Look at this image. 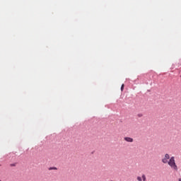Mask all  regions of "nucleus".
I'll list each match as a JSON object with an SVG mask.
<instances>
[{"mask_svg":"<svg viewBox=\"0 0 181 181\" xmlns=\"http://www.w3.org/2000/svg\"><path fill=\"white\" fill-rule=\"evenodd\" d=\"M121 91H124V84H122L121 86Z\"/></svg>","mask_w":181,"mask_h":181,"instance_id":"7","label":"nucleus"},{"mask_svg":"<svg viewBox=\"0 0 181 181\" xmlns=\"http://www.w3.org/2000/svg\"><path fill=\"white\" fill-rule=\"evenodd\" d=\"M178 181H181V178H179V179H178Z\"/></svg>","mask_w":181,"mask_h":181,"instance_id":"9","label":"nucleus"},{"mask_svg":"<svg viewBox=\"0 0 181 181\" xmlns=\"http://www.w3.org/2000/svg\"><path fill=\"white\" fill-rule=\"evenodd\" d=\"M168 165L173 169V170H175L177 172L178 168H177V165H176V162L175 161V157H171L169 160H168Z\"/></svg>","mask_w":181,"mask_h":181,"instance_id":"1","label":"nucleus"},{"mask_svg":"<svg viewBox=\"0 0 181 181\" xmlns=\"http://www.w3.org/2000/svg\"><path fill=\"white\" fill-rule=\"evenodd\" d=\"M139 117H142V115H139Z\"/></svg>","mask_w":181,"mask_h":181,"instance_id":"8","label":"nucleus"},{"mask_svg":"<svg viewBox=\"0 0 181 181\" xmlns=\"http://www.w3.org/2000/svg\"><path fill=\"white\" fill-rule=\"evenodd\" d=\"M124 139L126 142H134V139L131 137H124Z\"/></svg>","mask_w":181,"mask_h":181,"instance_id":"3","label":"nucleus"},{"mask_svg":"<svg viewBox=\"0 0 181 181\" xmlns=\"http://www.w3.org/2000/svg\"><path fill=\"white\" fill-rule=\"evenodd\" d=\"M137 180H138V181H142V177H137Z\"/></svg>","mask_w":181,"mask_h":181,"instance_id":"6","label":"nucleus"},{"mask_svg":"<svg viewBox=\"0 0 181 181\" xmlns=\"http://www.w3.org/2000/svg\"><path fill=\"white\" fill-rule=\"evenodd\" d=\"M169 159H170V156L169 154L166 153L163 158H162L163 163H168L169 162Z\"/></svg>","mask_w":181,"mask_h":181,"instance_id":"2","label":"nucleus"},{"mask_svg":"<svg viewBox=\"0 0 181 181\" xmlns=\"http://www.w3.org/2000/svg\"><path fill=\"white\" fill-rule=\"evenodd\" d=\"M141 177H142L143 181H146V176H145V175H143L141 176Z\"/></svg>","mask_w":181,"mask_h":181,"instance_id":"5","label":"nucleus"},{"mask_svg":"<svg viewBox=\"0 0 181 181\" xmlns=\"http://www.w3.org/2000/svg\"><path fill=\"white\" fill-rule=\"evenodd\" d=\"M49 170H57V168H56V167H51V168H49Z\"/></svg>","mask_w":181,"mask_h":181,"instance_id":"4","label":"nucleus"}]
</instances>
